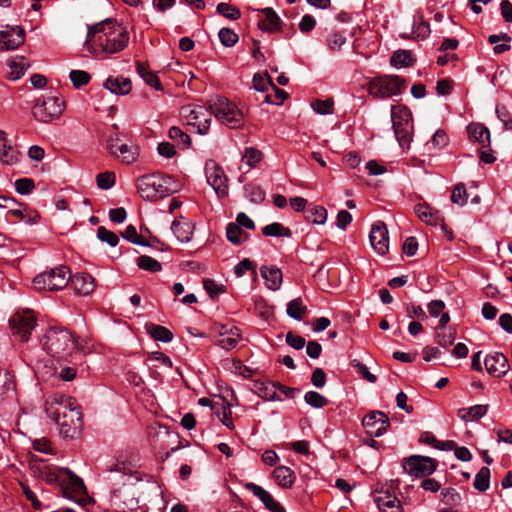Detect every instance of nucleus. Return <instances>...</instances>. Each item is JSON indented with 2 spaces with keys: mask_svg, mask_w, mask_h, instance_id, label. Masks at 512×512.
<instances>
[{
  "mask_svg": "<svg viewBox=\"0 0 512 512\" xmlns=\"http://www.w3.org/2000/svg\"><path fill=\"white\" fill-rule=\"evenodd\" d=\"M136 264L140 269L152 273L160 272L162 270L161 263L148 255L139 256L136 259Z\"/></svg>",
  "mask_w": 512,
  "mask_h": 512,
  "instance_id": "42",
  "label": "nucleus"
},
{
  "mask_svg": "<svg viewBox=\"0 0 512 512\" xmlns=\"http://www.w3.org/2000/svg\"><path fill=\"white\" fill-rule=\"evenodd\" d=\"M246 196L253 203H261L265 199V192L256 185L247 184L244 187Z\"/></svg>",
  "mask_w": 512,
  "mask_h": 512,
  "instance_id": "52",
  "label": "nucleus"
},
{
  "mask_svg": "<svg viewBox=\"0 0 512 512\" xmlns=\"http://www.w3.org/2000/svg\"><path fill=\"white\" fill-rule=\"evenodd\" d=\"M488 404H478L467 408H460L457 416L465 422H473L484 417L488 412Z\"/></svg>",
  "mask_w": 512,
  "mask_h": 512,
  "instance_id": "28",
  "label": "nucleus"
},
{
  "mask_svg": "<svg viewBox=\"0 0 512 512\" xmlns=\"http://www.w3.org/2000/svg\"><path fill=\"white\" fill-rule=\"evenodd\" d=\"M203 286L212 299L224 291L223 285L217 284L213 279H204Z\"/></svg>",
  "mask_w": 512,
  "mask_h": 512,
  "instance_id": "63",
  "label": "nucleus"
},
{
  "mask_svg": "<svg viewBox=\"0 0 512 512\" xmlns=\"http://www.w3.org/2000/svg\"><path fill=\"white\" fill-rule=\"evenodd\" d=\"M305 402L313 408H323L327 405L328 400L316 391H308L304 395Z\"/></svg>",
  "mask_w": 512,
  "mask_h": 512,
  "instance_id": "47",
  "label": "nucleus"
},
{
  "mask_svg": "<svg viewBox=\"0 0 512 512\" xmlns=\"http://www.w3.org/2000/svg\"><path fill=\"white\" fill-rule=\"evenodd\" d=\"M244 487L257 497L270 512H285L284 507L262 486L249 482L246 483Z\"/></svg>",
  "mask_w": 512,
  "mask_h": 512,
  "instance_id": "17",
  "label": "nucleus"
},
{
  "mask_svg": "<svg viewBox=\"0 0 512 512\" xmlns=\"http://www.w3.org/2000/svg\"><path fill=\"white\" fill-rule=\"evenodd\" d=\"M103 86L113 94L127 95L132 89V82L123 76H109Z\"/></svg>",
  "mask_w": 512,
  "mask_h": 512,
  "instance_id": "24",
  "label": "nucleus"
},
{
  "mask_svg": "<svg viewBox=\"0 0 512 512\" xmlns=\"http://www.w3.org/2000/svg\"><path fill=\"white\" fill-rule=\"evenodd\" d=\"M23 60H24V57H21V61L20 62L11 61V63H10V67L12 69V71L10 73V78L11 79L17 80V79L21 78V76L24 75L25 70L27 69L28 65H26L23 62Z\"/></svg>",
  "mask_w": 512,
  "mask_h": 512,
  "instance_id": "64",
  "label": "nucleus"
},
{
  "mask_svg": "<svg viewBox=\"0 0 512 512\" xmlns=\"http://www.w3.org/2000/svg\"><path fill=\"white\" fill-rule=\"evenodd\" d=\"M312 108L321 115L331 114L333 112V101L331 99L316 100L312 103Z\"/></svg>",
  "mask_w": 512,
  "mask_h": 512,
  "instance_id": "60",
  "label": "nucleus"
},
{
  "mask_svg": "<svg viewBox=\"0 0 512 512\" xmlns=\"http://www.w3.org/2000/svg\"><path fill=\"white\" fill-rule=\"evenodd\" d=\"M255 313L262 320H270L275 318V311L272 306L260 302L255 305Z\"/></svg>",
  "mask_w": 512,
  "mask_h": 512,
  "instance_id": "59",
  "label": "nucleus"
},
{
  "mask_svg": "<svg viewBox=\"0 0 512 512\" xmlns=\"http://www.w3.org/2000/svg\"><path fill=\"white\" fill-rule=\"evenodd\" d=\"M407 87L406 80L398 75H379L368 82V93L378 99L400 95Z\"/></svg>",
  "mask_w": 512,
  "mask_h": 512,
  "instance_id": "4",
  "label": "nucleus"
},
{
  "mask_svg": "<svg viewBox=\"0 0 512 512\" xmlns=\"http://www.w3.org/2000/svg\"><path fill=\"white\" fill-rule=\"evenodd\" d=\"M69 78L75 88H80L89 83L91 76L88 72L83 70H72L69 74Z\"/></svg>",
  "mask_w": 512,
  "mask_h": 512,
  "instance_id": "51",
  "label": "nucleus"
},
{
  "mask_svg": "<svg viewBox=\"0 0 512 512\" xmlns=\"http://www.w3.org/2000/svg\"><path fill=\"white\" fill-rule=\"evenodd\" d=\"M25 41V31L19 26H7L0 31V51H9L18 48Z\"/></svg>",
  "mask_w": 512,
  "mask_h": 512,
  "instance_id": "14",
  "label": "nucleus"
},
{
  "mask_svg": "<svg viewBox=\"0 0 512 512\" xmlns=\"http://www.w3.org/2000/svg\"><path fill=\"white\" fill-rule=\"evenodd\" d=\"M213 410H215V414L219 418V420L229 429L234 428L233 420H232V412L229 405L222 404L220 409H216L214 405L211 406Z\"/></svg>",
  "mask_w": 512,
  "mask_h": 512,
  "instance_id": "46",
  "label": "nucleus"
},
{
  "mask_svg": "<svg viewBox=\"0 0 512 512\" xmlns=\"http://www.w3.org/2000/svg\"><path fill=\"white\" fill-rule=\"evenodd\" d=\"M261 276L266 280V285L271 290H278L282 284V272L276 266H262Z\"/></svg>",
  "mask_w": 512,
  "mask_h": 512,
  "instance_id": "29",
  "label": "nucleus"
},
{
  "mask_svg": "<svg viewBox=\"0 0 512 512\" xmlns=\"http://www.w3.org/2000/svg\"><path fill=\"white\" fill-rule=\"evenodd\" d=\"M12 334L20 341H28L29 336L34 329V322H10Z\"/></svg>",
  "mask_w": 512,
  "mask_h": 512,
  "instance_id": "36",
  "label": "nucleus"
},
{
  "mask_svg": "<svg viewBox=\"0 0 512 512\" xmlns=\"http://www.w3.org/2000/svg\"><path fill=\"white\" fill-rule=\"evenodd\" d=\"M467 133L471 141L479 143L482 147L490 146V131L483 124L470 123L467 126Z\"/></svg>",
  "mask_w": 512,
  "mask_h": 512,
  "instance_id": "25",
  "label": "nucleus"
},
{
  "mask_svg": "<svg viewBox=\"0 0 512 512\" xmlns=\"http://www.w3.org/2000/svg\"><path fill=\"white\" fill-rule=\"evenodd\" d=\"M271 478L278 487L290 489L295 484L296 474L290 467L279 465L273 469Z\"/></svg>",
  "mask_w": 512,
  "mask_h": 512,
  "instance_id": "19",
  "label": "nucleus"
},
{
  "mask_svg": "<svg viewBox=\"0 0 512 512\" xmlns=\"http://www.w3.org/2000/svg\"><path fill=\"white\" fill-rule=\"evenodd\" d=\"M429 315L439 320H450L449 313L445 310V303L442 300H432L427 305Z\"/></svg>",
  "mask_w": 512,
  "mask_h": 512,
  "instance_id": "41",
  "label": "nucleus"
},
{
  "mask_svg": "<svg viewBox=\"0 0 512 512\" xmlns=\"http://www.w3.org/2000/svg\"><path fill=\"white\" fill-rule=\"evenodd\" d=\"M216 10L217 13L229 20H237L241 17V12L239 9L225 2L219 3Z\"/></svg>",
  "mask_w": 512,
  "mask_h": 512,
  "instance_id": "48",
  "label": "nucleus"
},
{
  "mask_svg": "<svg viewBox=\"0 0 512 512\" xmlns=\"http://www.w3.org/2000/svg\"><path fill=\"white\" fill-rule=\"evenodd\" d=\"M415 210L419 218L428 224H436L440 220L439 211L426 203L416 205Z\"/></svg>",
  "mask_w": 512,
  "mask_h": 512,
  "instance_id": "37",
  "label": "nucleus"
},
{
  "mask_svg": "<svg viewBox=\"0 0 512 512\" xmlns=\"http://www.w3.org/2000/svg\"><path fill=\"white\" fill-rule=\"evenodd\" d=\"M254 392L267 401H280L278 396V383L269 381H255L253 385Z\"/></svg>",
  "mask_w": 512,
  "mask_h": 512,
  "instance_id": "26",
  "label": "nucleus"
},
{
  "mask_svg": "<svg viewBox=\"0 0 512 512\" xmlns=\"http://www.w3.org/2000/svg\"><path fill=\"white\" fill-rule=\"evenodd\" d=\"M262 157L261 151L254 147H247L243 154L242 160L245 161L250 167H254Z\"/></svg>",
  "mask_w": 512,
  "mask_h": 512,
  "instance_id": "58",
  "label": "nucleus"
},
{
  "mask_svg": "<svg viewBox=\"0 0 512 512\" xmlns=\"http://www.w3.org/2000/svg\"><path fill=\"white\" fill-rule=\"evenodd\" d=\"M117 150L121 154V161L125 164H132L138 156V149L135 146H128L125 143H121L117 146Z\"/></svg>",
  "mask_w": 512,
  "mask_h": 512,
  "instance_id": "45",
  "label": "nucleus"
},
{
  "mask_svg": "<svg viewBox=\"0 0 512 512\" xmlns=\"http://www.w3.org/2000/svg\"><path fill=\"white\" fill-rule=\"evenodd\" d=\"M436 330V341L442 347H447L453 344L456 338V329L452 325H448V322H440L435 328Z\"/></svg>",
  "mask_w": 512,
  "mask_h": 512,
  "instance_id": "30",
  "label": "nucleus"
},
{
  "mask_svg": "<svg viewBox=\"0 0 512 512\" xmlns=\"http://www.w3.org/2000/svg\"><path fill=\"white\" fill-rule=\"evenodd\" d=\"M147 333L156 341L168 343L173 339V333L166 327L148 322L145 325Z\"/></svg>",
  "mask_w": 512,
  "mask_h": 512,
  "instance_id": "34",
  "label": "nucleus"
},
{
  "mask_svg": "<svg viewBox=\"0 0 512 512\" xmlns=\"http://www.w3.org/2000/svg\"><path fill=\"white\" fill-rule=\"evenodd\" d=\"M97 238L112 247L116 246L119 242L117 234L113 231L107 230L104 226H100L97 229Z\"/></svg>",
  "mask_w": 512,
  "mask_h": 512,
  "instance_id": "54",
  "label": "nucleus"
},
{
  "mask_svg": "<svg viewBox=\"0 0 512 512\" xmlns=\"http://www.w3.org/2000/svg\"><path fill=\"white\" fill-rule=\"evenodd\" d=\"M380 512H396L394 509H399L400 502L388 492L380 493L374 499Z\"/></svg>",
  "mask_w": 512,
  "mask_h": 512,
  "instance_id": "32",
  "label": "nucleus"
},
{
  "mask_svg": "<svg viewBox=\"0 0 512 512\" xmlns=\"http://www.w3.org/2000/svg\"><path fill=\"white\" fill-rule=\"evenodd\" d=\"M16 191L21 195L30 194L34 188L35 183L31 178H20L17 179L14 183Z\"/></svg>",
  "mask_w": 512,
  "mask_h": 512,
  "instance_id": "55",
  "label": "nucleus"
},
{
  "mask_svg": "<svg viewBox=\"0 0 512 512\" xmlns=\"http://www.w3.org/2000/svg\"><path fill=\"white\" fill-rule=\"evenodd\" d=\"M369 239L372 247L378 254L384 255L388 251V229L383 221H376L372 225Z\"/></svg>",
  "mask_w": 512,
  "mask_h": 512,
  "instance_id": "16",
  "label": "nucleus"
},
{
  "mask_svg": "<svg viewBox=\"0 0 512 512\" xmlns=\"http://www.w3.org/2000/svg\"><path fill=\"white\" fill-rule=\"evenodd\" d=\"M121 236L127 241L136 245L152 246L149 240L145 239L143 236L138 235L136 227L132 224L126 227L124 232L121 233Z\"/></svg>",
  "mask_w": 512,
  "mask_h": 512,
  "instance_id": "40",
  "label": "nucleus"
},
{
  "mask_svg": "<svg viewBox=\"0 0 512 512\" xmlns=\"http://www.w3.org/2000/svg\"><path fill=\"white\" fill-rule=\"evenodd\" d=\"M221 44L225 47L234 46L238 40V35L230 28H222L218 33Z\"/></svg>",
  "mask_w": 512,
  "mask_h": 512,
  "instance_id": "49",
  "label": "nucleus"
},
{
  "mask_svg": "<svg viewBox=\"0 0 512 512\" xmlns=\"http://www.w3.org/2000/svg\"><path fill=\"white\" fill-rule=\"evenodd\" d=\"M490 486V469L482 467L475 476L474 487L480 492L486 491Z\"/></svg>",
  "mask_w": 512,
  "mask_h": 512,
  "instance_id": "44",
  "label": "nucleus"
},
{
  "mask_svg": "<svg viewBox=\"0 0 512 512\" xmlns=\"http://www.w3.org/2000/svg\"><path fill=\"white\" fill-rule=\"evenodd\" d=\"M484 364L489 374L496 377L505 375L509 370L508 360L502 353H494L485 358Z\"/></svg>",
  "mask_w": 512,
  "mask_h": 512,
  "instance_id": "18",
  "label": "nucleus"
},
{
  "mask_svg": "<svg viewBox=\"0 0 512 512\" xmlns=\"http://www.w3.org/2000/svg\"><path fill=\"white\" fill-rule=\"evenodd\" d=\"M415 61L409 50L402 49L395 51L390 58V64L396 68L412 66Z\"/></svg>",
  "mask_w": 512,
  "mask_h": 512,
  "instance_id": "35",
  "label": "nucleus"
},
{
  "mask_svg": "<svg viewBox=\"0 0 512 512\" xmlns=\"http://www.w3.org/2000/svg\"><path fill=\"white\" fill-rule=\"evenodd\" d=\"M262 233L265 236H272V237H291L292 236L291 230L287 227H284L281 223H278V222H273V223L263 227Z\"/></svg>",
  "mask_w": 512,
  "mask_h": 512,
  "instance_id": "39",
  "label": "nucleus"
},
{
  "mask_svg": "<svg viewBox=\"0 0 512 512\" xmlns=\"http://www.w3.org/2000/svg\"><path fill=\"white\" fill-rule=\"evenodd\" d=\"M39 313L32 310V309H29V308H25V309H18L16 311V313L10 317L9 320H21V321H24V320H37L38 317H39Z\"/></svg>",
  "mask_w": 512,
  "mask_h": 512,
  "instance_id": "62",
  "label": "nucleus"
},
{
  "mask_svg": "<svg viewBox=\"0 0 512 512\" xmlns=\"http://www.w3.org/2000/svg\"><path fill=\"white\" fill-rule=\"evenodd\" d=\"M205 176L207 183L212 186L219 197L227 196V177L223 169L212 159L207 160L205 163Z\"/></svg>",
  "mask_w": 512,
  "mask_h": 512,
  "instance_id": "11",
  "label": "nucleus"
},
{
  "mask_svg": "<svg viewBox=\"0 0 512 512\" xmlns=\"http://www.w3.org/2000/svg\"><path fill=\"white\" fill-rule=\"evenodd\" d=\"M193 228V224L184 220L182 217L180 219H175L171 225V230L181 242L190 241L193 235Z\"/></svg>",
  "mask_w": 512,
  "mask_h": 512,
  "instance_id": "31",
  "label": "nucleus"
},
{
  "mask_svg": "<svg viewBox=\"0 0 512 512\" xmlns=\"http://www.w3.org/2000/svg\"><path fill=\"white\" fill-rule=\"evenodd\" d=\"M69 273V268L64 265H60L56 268L49 270V274L53 277H51L50 282H48V290L58 291L66 287V285L70 281V277H67V274Z\"/></svg>",
  "mask_w": 512,
  "mask_h": 512,
  "instance_id": "23",
  "label": "nucleus"
},
{
  "mask_svg": "<svg viewBox=\"0 0 512 512\" xmlns=\"http://www.w3.org/2000/svg\"><path fill=\"white\" fill-rule=\"evenodd\" d=\"M346 43V37L343 36L341 33L335 32L329 35L327 38V44L332 51H339Z\"/></svg>",
  "mask_w": 512,
  "mask_h": 512,
  "instance_id": "61",
  "label": "nucleus"
},
{
  "mask_svg": "<svg viewBox=\"0 0 512 512\" xmlns=\"http://www.w3.org/2000/svg\"><path fill=\"white\" fill-rule=\"evenodd\" d=\"M129 43L126 28L107 18L97 24L88 25L85 47L91 54L103 53L106 56L124 50Z\"/></svg>",
  "mask_w": 512,
  "mask_h": 512,
  "instance_id": "2",
  "label": "nucleus"
},
{
  "mask_svg": "<svg viewBox=\"0 0 512 512\" xmlns=\"http://www.w3.org/2000/svg\"><path fill=\"white\" fill-rule=\"evenodd\" d=\"M62 495L66 499L80 506H86L92 502L87 493L84 481L68 468H61L56 476Z\"/></svg>",
  "mask_w": 512,
  "mask_h": 512,
  "instance_id": "3",
  "label": "nucleus"
},
{
  "mask_svg": "<svg viewBox=\"0 0 512 512\" xmlns=\"http://www.w3.org/2000/svg\"><path fill=\"white\" fill-rule=\"evenodd\" d=\"M47 346L51 352L60 353L85 351L84 340L76 339L74 335L65 328H51L47 335Z\"/></svg>",
  "mask_w": 512,
  "mask_h": 512,
  "instance_id": "5",
  "label": "nucleus"
},
{
  "mask_svg": "<svg viewBox=\"0 0 512 512\" xmlns=\"http://www.w3.org/2000/svg\"><path fill=\"white\" fill-rule=\"evenodd\" d=\"M287 315L295 320H301L310 316V310L304 305L301 298L291 300L287 304Z\"/></svg>",
  "mask_w": 512,
  "mask_h": 512,
  "instance_id": "33",
  "label": "nucleus"
},
{
  "mask_svg": "<svg viewBox=\"0 0 512 512\" xmlns=\"http://www.w3.org/2000/svg\"><path fill=\"white\" fill-rule=\"evenodd\" d=\"M306 219L316 224H324L327 219V210L322 206H315L307 212Z\"/></svg>",
  "mask_w": 512,
  "mask_h": 512,
  "instance_id": "50",
  "label": "nucleus"
},
{
  "mask_svg": "<svg viewBox=\"0 0 512 512\" xmlns=\"http://www.w3.org/2000/svg\"><path fill=\"white\" fill-rule=\"evenodd\" d=\"M405 472L414 477H425L431 475L437 467V462L433 458L420 455H412L403 463Z\"/></svg>",
  "mask_w": 512,
  "mask_h": 512,
  "instance_id": "10",
  "label": "nucleus"
},
{
  "mask_svg": "<svg viewBox=\"0 0 512 512\" xmlns=\"http://www.w3.org/2000/svg\"><path fill=\"white\" fill-rule=\"evenodd\" d=\"M81 417L80 409H70L63 418L60 417L59 421L54 422L59 426L60 434L64 438H73L80 428Z\"/></svg>",
  "mask_w": 512,
  "mask_h": 512,
  "instance_id": "15",
  "label": "nucleus"
},
{
  "mask_svg": "<svg viewBox=\"0 0 512 512\" xmlns=\"http://www.w3.org/2000/svg\"><path fill=\"white\" fill-rule=\"evenodd\" d=\"M248 270H251L253 275L256 277V264L248 258H244L234 268V272L237 277H242Z\"/></svg>",
  "mask_w": 512,
  "mask_h": 512,
  "instance_id": "56",
  "label": "nucleus"
},
{
  "mask_svg": "<svg viewBox=\"0 0 512 512\" xmlns=\"http://www.w3.org/2000/svg\"><path fill=\"white\" fill-rule=\"evenodd\" d=\"M168 135L170 139L177 142L178 146H182L183 149H187L191 145V138L188 134L183 132L179 127L173 126L169 129Z\"/></svg>",
  "mask_w": 512,
  "mask_h": 512,
  "instance_id": "43",
  "label": "nucleus"
},
{
  "mask_svg": "<svg viewBox=\"0 0 512 512\" xmlns=\"http://www.w3.org/2000/svg\"><path fill=\"white\" fill-rule=\"evenodd\" d=\"M95 279L87 273H76L70 276L71 286L78 294L88 295L95 288Z\"/></svg>",
  "mask_w": 512,
  "mask_h": 512,
  "instance_id": "21",
  "label": "nucleus"
},
{
  "mask_svg": "<svg viewBox=\"0 0 512 512\" xmlns=\"http://www.w3.org/2000/svg\"><path fill=\"white\" fill-rule=\"evenodd\" d=\"M260 12L264 14L265 19L259 21V29L268 32H275L281 28L282 20L273 8L266 7L261 9Z\"/></svg>",
  "mask_w": 512,
  "mask_h": 512,
  "instance_id": "27",
  "label": "nucleus"
},
{
  "mask_svg": "<svg viewBox=\"0 0 512 512\" xmlns=\"http://www.w3.org/2000/svg\"><path fill=\"white\" fill-rule=\"evenodd\" d=\"M210 112L217 120L231 128H238L243 125V111L225 97L218 98L216 102L211 104Z\"/></svg>",
  "mask_w": 512,
  "mask_h": 512,
  "instance_id": "7",
  "label": "nucleus"
},
{
  "mask_svg": "<svg viewBox=\"0 0 512 512\" xmlns=\"http://www.w3.org/2000/svg\"><path fill=\"white\" fill-rule=\"evenodd\" d=\"M451 201L454 204H459L461 206H463L466 203L467 191H466L465 185L463 183H458L454 187V189L452 191V195H451Z\"/></svg>",
  "mask_w": 512,
  "mask_h": 512,
  "instance_id": "57",
  "label": "nucleus"
},
{
  "mask_svg": "<svg viewBox=\"0 0 512 512\" xmlns=\"http://www.w3.org/2000/svg\"><path fill=\"white\" fill-rule=\"evenodd\" d=\"M70 409H80L76 400L71 396L55 393L45 401V412L52 421H59Z\"/></svg>",
  "mask_w": 512,
  "mask_h": 512,
  "instance_id": "9",
  "label": "nucleus"
},
{
  "mask_svg": "<svg viewBox=\"0 0 512 512\" xmlns=\"http://www.w3.org/2000/svg\"><path fill=\"white\" fill-rule=\"evenodd\" d=\"M156 173L146 174L137 179L138 192L144 199L153 200L157 196Z\"/></svg>",
  "mask_w": 512,
  "mask_h": 512,
  "instance_id": "22",
  "label": "nucleus"
},
{
  "mask_svg": "<svg viewBox=\"0 0 512 512\" xmlns=\"http://www.w3.org/2000/svg\"><path fill=\"white\" fill-rule=\"evenodd\" d=\"M107 479L115 486L112 490L111 502L129 512H148L149 493L147 486L140 484V477L132 472L124 463H118L109 470Z\"/></svg>",
  "mask_w": 512,
  "mask_h": 512,
  "instance_id": "1",
  "label": "nucleus"
},
{
  "mask_svg": "<svg viewBox=\"0 0 512 512\" xmlns=\"http://www.w3.org/2000/svg\"><path fill=\"white\" fill-rule=\"evenodd\" d=\"M391 121L392 128L399 145L401 147L409 146L413 133V119L411 111L407 107H401L396 110V107L392 106Z\"/></svg>",
  "mask_w": 512,
  "mask_h": 512,
  "instance_id": "6",
  "label": "nucleus"
},
{
  "mask_svg": "<svg viewBox=\"0 0 512 512\" xmlns=\"http://www.w3.org/2000/svg\"><path fill=\"white\" fill-rule=\"evenodd\" d=\"M157 175L156 179V192L160 197H165L169 194H174L180 189L179 183L174 179L173 176L163 174L161 172H155Z\"/></svg>",
  "mask_w": 512,
  "mask_h": 512,
  "instance_id": "20",
  "label": "nucleus"
},
{
  "mask_svg": "<svg viewBox=\"0 0 512 512\" xmlns=\"http://www.w3.org/2000/svg\"><path fill=\"white\" fill-rule=\"evenodd\" d=\"M64 111V102L57 96H41L32 108L33 117L43 123L59 118Z\"/></svg>",
  "mask_w": 512,
  "mask_h": 512,
  "instance_id": "8",
  "label": "nucleus"
},
{
  "mask_svg": "<svg viewBox=\"0 0 512 512\" xmlns=\"http://www.w3.org/2000/svg\"><path fill=\"white\" fill-rule=\"evenodd\" d=\"M226 237L231 243L240 245L243 241L248 239L249 235L244 232L239 225L230 222L226 226Z\"/></svg>",
  "mask_w": 512,
  "mask_h": 512,
  "instance_id": "38",
  "label": "nucleus"
},
{
  "mask_svg": "<svg viewBox=\"0 0 512 512\" xmlns=\"http://www.w3.org/2000/svg\"><path fill=\"white\" fill-rule=\"evenodd\" d=\"M388 416L380 411L368 413L362 421L363 427L370 436L379 437L383 435L389 427Z\"/></svg>",
  "mask_w": 512,
  "mask_h": 512,
  "instance_id": "13",
  "label": "nucleus"
},
{
  "mask_svg": "<svg viewBox=\"0 0 512 512\" xmlns=\"http://www.w3.org/2000/svg\"><path fill=\"white\" fill-rule=\"evenodd\" d=\"M97 186L100 189L108 190L115 185V174L114 172H102L96 176Z\"/></svg>",
  "mask_w": 512,
  "mask_h": 512,
  "instance_id": "53",
  "label": "nucleus"
},
{
  "mask_svg": "<svg viewBox=\"0 0 512 512\" xmlns=\"http://www.w3.org/2000/svg\"><path fill=\"white\" fill-rule=\"evenodd\" d=\"M217 343L224 349L230 350L236 347L241 334L239 328L233 322H218L214 328Z\"/></svg>",
  "mask_w": 512,
  "mask_h": 512,
  "instance_id": "12",
  "label": "nucleus"
}]
</instances>
